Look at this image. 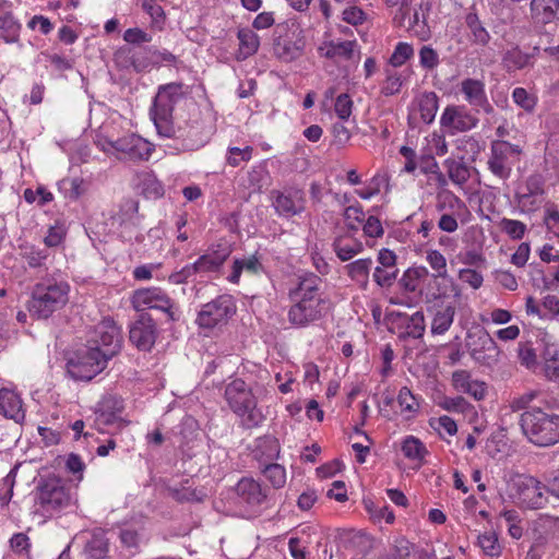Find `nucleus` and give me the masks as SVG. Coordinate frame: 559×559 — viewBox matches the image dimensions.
Here are the masks:
<instances>
[{"instance_id": "1", "label": "nucleus", "mask_w": 559, "mask_h": 559, "mask_svg": "<svg viewBox=\"0 0 559 559\" xmlns=\"http://www.w3.org/2000/svg\"><path fill=\"white\" fill-rule=\"evenodd\" d=\"M69 292L70 286L67 282L51 277L43 278L33 288L27 310L36 319H48L67 305Z\"/></svg>"}, {"instance_id": "2", "label": "nucleus", "mask_w": 559, "mask_h": 559, "mask_svg": "<svg viewBox=\"0 0 559 559\" xmlns=\"http://www.w3.org/2000/svg\"><path fill=\"white\" fill-rule=\"evenodd\" d=\"M526 439L537 447H551L559 442V415L540 407L526 409L520 417Z\"/></svg>"}, {"instance_id": "3", "label": "nucleus", "mask_w": 559, "mask_h": 559, "mask_svg": "<svg viewBox=\"0 0 559 559\" xmlns=\"http://www.w3.org/2000/svg\"><path fill=\"white\" fill-rule=\"evenodd\" d=\"M183 94V84L181 83H169L159 86L151 111L159 135L165 138L176 135L173 111L175 106L182 99Z\"/></svg>"}, {"instance_id": "4", "label": "nucleus", "mask_w": 559, "mask_h": 559, "mask_svg": "<svg viewBox=\"0 0 559 559\" xmlns=\"http://www.w3.org/2000/svg\"><path fill=\"white\" fill-rule=\"evenodd\" d=\"M225 400L230 409L241 418L246 428L259 426L263 416L257 408V400L251 389L241 379H235L225 388Z\"/></svg>"}, {"instance_id": "5", "label": "nucleus", "mask_w": 559, "mask_h": 559, "mask_svg": "<svg viewBox=\"0 0 559 559\" xmlns=\"http://www.w3.org/2000/svg\"><path fill=\"white\" fill-rule=\"evenodd\" d=\"M96 144L103 152L116 155L119 159L131 162L147 160L154 151L152 143L134 133L123 135L117 140L99 138Z\"/></svg>"}, {"instance_id": "6", "label": "nucleus", "mask_w": 559, "mask_h": 559, "mask_svg": "<svg viewBox=\"0 0 559 559\" xmlns=\"http://www.w3.org/2000/svg\"><path fill=\"white\" fill-rule=\"evenodd\" d=\"M108 360L109 358L100 352V347L90 346L76 360L69 362L68 373L74 380L90 381L106 368Z\"/></svg>"}, {"instance_id": "7", "label": "nucleus", "mask_w": 559, "mask_h": 559, "mask_svg": "<svg viewBox=\"0 0 559 559\" xmlns=\"http://www.w3.org/2000/svg\"><path fill=\"white\" fill-rule=\"evenodd\" d=\"M521 148L510 142L496 140L491 142L490 155L487 160L488 169L501 180L510 178L513 166V157L521 154Z\"/></svg>"}, {"instance_id": "8", "label": "nucleus", "mask_w": 559, "mask_h": 559, "mask_svg": "<svg viewBox=\"0 0 559 559\" xmlns=\"http://www.w3.org/2000/svg\"><path fill=\"white\" fill-rule=\"evenodd\" d=\"M513 484L516 489V498L522 507L536 510L547 504L548 498L545 495L547 484L544 485L535 477L526 475L518 476Z\"/></svg>"}, {"instance_id": "9", "label": "nucleus", "mask_w": 559, "mask_h": 559, "mask_svg": "<svg viewBox=\"0 0 559 559\" xmlns=\"http://www.w3.org/2000/svg\"><path fill=\"white\" fill-rule=\"evenodd\" d=\"M235 311L236 308L231 297L222 295L202 307L198 314L197 323L201 328L213 329L226 323Z\"/></svg>"}, {"instance_id": "10", "label": "nucleus", "mask_w": 559, "mask_h": 559, "mask_svg": "<svg viewBox=\"0 0 559 559\" xmlns=\"http://www.w3.org/2000/svg\"><path fill=\"white\" fill-rule=\"evenodd\" d=\"M132 305L138 311L146 308L164 311L170 321L178 319L175 305L167 294L158 287L142 288L134 292Z\"/></svg>"}, {"instance_id": "11", "label": "nucleus", "mask_w": 559, "mask_h": 559, "mask_svg": "<svg viewBox=\"0 0 559 559\" xmlns=\"http://www.w3.org/2000/svg\"><path fill=\"white\" fill-rule=\"evenodd\" d=\"M121 341L120 329L112 319L106 318L95 326L88 342L91 347H100L103 355L111 359L119 353Z\"/></svg>"}, {"instance_id": "12", "label": "nucleus", "mask_w": 559, "mask_h": 559, "mask_svg": "<svg viewBox=\"0 0 559 559\" xmlns=\"http://www.w3.org/2000/svg\"><path fill=\"white\" fill-rule=\"evenodd\" d=\"M36 501L44 512H53L69 504L70 495L61 479L48 478L38 487Z\"/></svg>"}, {"instance_id": "13", "label": "nucleus", "mask_w": 559, "mask_h": 559, "mask_svg": "<svg viewBox=\"0 0 559 559\" xmlns=\"http://www.w3.org/2000/svg\"><path fill=\"white\" fill-rule=\"evenodd\" d=\"M478 119L473 116L464 106L449 105L440 117V126L447 133L454 135L475 128Z\"/></svg>"}, {"instance_id": "14", "label": "nucleus", "mask_w": 559, "mask_h": 559, "mask_svg": "<svg viewBox=\"0 0 559 559\" xmlns=\"http://www.w3.org/2000/svg\"><path fill=\"white\" fill-rule=\"evenodd\" d=\"M273 206L281 216L292 217L305 210L306 198L302 190L288 188L283 191H272Z\"/></svg>"}, {"instance_id": "15", "label": "nucleus", "mask_w": 559, "mask_h": 559, "mask_svg": "<svg viewBox=\"0 0 559 559\" xmlns=\"http://www.w3.org/2000/svg\"><path fill=\"white\" fill-rule=\"evenodd\" d=\"M156 337V324L154 320L146 313L140 314L139 318L130 326V342L140 350H150L155 344Z\"/></svg>"}, {"instance_id": "16", "label": "nucleus", "mask_w": 559, "mask_h": 559, "mask_svg": "<svg viewBox=\"0 0 559 559\" xmlns=\"http://www.w3.org/2000/svg\"><path fill=\"white\" fill-rule=\"evenodd\" d=\"M424 5L428 10V3H425L424 0H402L394 20L399 25L407 26V28L418 32L417 28L424 27L426 24Z\"/></svg>"}, {"instance_id": "17", "label": "nucleus", "mask_w": 559, "mask_h": 559, "mask_svg": "<svg viewBox=\"0 0 559 559\" xmlns=\"http://www.w3.org/2000/svg\"><path fill=\"white\" fill-rule=\"evenodd\" d=\"M466 345L472 358L476 362L488 367L498 362L500 350L496 342L487 333L477 335V344L476 342L471 343L468 341Z\"/></svg>"}, {"instance_id": "18", "label": "nucleus", "mask_w": 559, "mask_h": 559, "mask_svg": "<svg viewBox=\"0 0 559 559\" xmlns=\"http://www.w3.org/2000/svg\"><path fill=\"white\" fill-rule=\"evenodd\" d=\"M322 280L320 276L309 273L299 277L296 288L289 292L292 300H304L305 302H312L322 305L321 298Z\"/></svg>"}, {"instance_id": "19", "label": "nucleus", "mask_w": 559, "mask_h": 559, "mask_svg": "<svg viewBox=\"0 0 559 559\" xmlns=\"http://www.w3.org/2000/svg\"><path fill=\"white\" fill-rule=\"evenodd\" d=\"M461 92L471 106L478 107L487 115L493 112L495 109L487 98L485 84L481 81L475 79L463 80L461 82Z\"/></svg>"}, {"instance_id": "20", "label": "nucleus", "mask_w": 559, "mask_h": 559, "mask_svg": "<svg viewBox=\"0 0 559 559\" xmlns=\"http://www.w3.org/2000/svg\"><path fill=\"white\" fill-rule=\"evenodd\" d=\"M294 301L295 304L288 311V320L293 325L304 328L320 319L321 305L308 301L305 302L304 300Z\"/></svg>"}, {"instance_id": "21", "label": "nucleus", "mask_w": 559, "mask_h": 559, "mask_svg": "<svg viewBox=\"0 0 559 559\" xmlns=\"http://www.w3.org/2000/svg\"><path fill=\"white\" fill-rule=\"evenodd\" d=\"M237 495L249 506L260 507L270 499L269 489L252 478H242L236 486Z\"/></svg>"}, {"instance_id": "22", "label": "nucleus", "mask_w": 559, "mask_h": 559, "mask_svg": "<svg viewBox=\"0 0 559 559\" xmlns=\"http://www.w3.org/2000/svg\"><path fill=\"white\" fill-rule=\"evenodd\" d=\"M231 253L229 246H218L216 250L201 255L195 262L198 274L218 272Z\"/></svg>"}, {"instance_id": "23", "label": "nucleus", "mask_w": 559, "mask_h": 559, "mask_svg": "<svg viewBox=\"0 0 559 559\" xmlns=\"http://www.w3.org/2000/svg\"><path fill=\"white\" fill-rule=\"evenodd\" d=\"M0 414L16 423H21L25 418L20 396L8 389L0 390Z\"/></svg>"}, {"instance_id": "24", "label": "nucleus", "mask_w": 559, "mask_h": 559, "mask_svg": "<svg viewBox=\"0 0 559 559\" xmlns=\"http://www.w3.org/2000/svg\"><path fill=\"white\" fill-rule=\"evenodd\" d=\"M146 52L148 55L147 58L133 56L132 66L138 72L144 71L151 66L171 64L177 61V57L168 50H158L151 47L146 49Z\"/></svg>"}, {"instance_id": "25", "label": "nucleus", "mask_w": 559, "mask_h": 559, "mask_svg": "<svg viewBox=\"0 0 559 559\" xmlns=\"http://www.w3.org/2000/svg\"><path fill=\"white\" fill-rule=\"evenodd\" d=\"M356 48V40H331L320 46L319 51L323 57L329 59L341 58L345 60H352L355 56Z\"/></svg>"}, {"instance_id": "26", "label": "nucleus", "mask_w": 559, "mask_h": 559, "mask_svg": "<svg viewBox=\"0 0 559 559\" xmlns=\"http://www.w3.org/2000/svg\"><path fill=\"white\" fill-rule=\"evenodd\" d=\"M332 247L341 261H349L364 250L362 242L349 236L335 237Z\"/></svg>"}, {"instance_id": "27", "label": "nucleus", "mask_w": 559, "mask_h": 559, "mask_svg": "<svg viewBox=\"0 0 559 559\" xmlns=\"http://www.w3.org/2000/svg\"><path fill=\"white\" fill-rule=\"evenodd\" d=\"M108 551L109 542L106 533L102 530L94 531L84 547L86 559H105Z\"/></svg>"}, {"instance_id": "28", "label": "nucleus", "mask_w": 559, "mask_h": 559, "mask_svg": "<svg viewBox=\"0 0 559 559\" xmlns=\"http://www.w3.org/2000/svg\"><path fill=\"white\" fill-rule=\"evenodd\" d=\"M372 267L370 258L358 259L345 265L346 274L361 287H366L369 282V274Z\"/></svg>"}, {"instance_id": "29", "label": "nucleus", "mask_w": 559, "mask_h": 559, "mask_svg": "<svg viewBox=\"0 0 559 559\" xmlns=\"http://www.w3.org/2000/svg\"><path fill=\"white\" fill-rule=\"evenodd\" d=\"M465 23L471 33L472 44L483 47L489 44L491 36L475 12L466 15Z\"/></svg>"}, {"instance_id": "30", "label": "nucleus", "mask_w": 559, "mask_h": 559, "mask_svg": "<svg viewBox=\"0 0 559 559\" xmlns=\"http://www.w3.org/2000/svg\"><path fill=\"white\" fill-rule=\"evenodd\" d=\"M427 276L428 270L425 266L408 267L400 278L399 285L406 293H416Z\"/></svg>"}, {"instance_id": "31", "label": "nucleus", "mask_w": 559, "mask_h": 559, "mask_svg": "<svg viewBox=\"0 0 559 559\" xmlns=\"http://www.w3.org/2000/svg\"><path fill=\"white\" fill-rule=\"evenodd\" d=\"M436 199V207L439 212L450 211L451 213L459 215L460 213L467 211L464 201L448 189L440 190L437 193Z\"/></svg>"}, {"instance_id": "32", "label": "nucleus", "mask_w": 559, "mask_h": 559, "mask_svg": "<svg viewBox=\"0 0 559 559\" xmlns=\"http://www.w3.org/2000/svg\"><path fill=\"white\" fill-rule=\"evenodd\" d=\"M559 9V0H532V17L540 23L550 22Z\"/></svg>"}, {"instance_id": "33", "label": "nucleus", "mask_w": 559, "mask_h": 559, "mask_svg": "<svg viewBox=\"0 0 559 559\" xmlns=\"http://www.w3.org/2000/svg\"><path fill=\"white\" fill-rule=\"evenodd\" d=\"M237 37L239 39L238 57L240 59H247L258 51L260 40L258 35L251 28L246 27L239 29Z\"/></svg>"}, {"instance_id": "34", "label": "nucleus", "mask_w": 559, "mask_h": 559, "mask_svg": "<svg viewBox=\"0 0 559 559\" xmlns=\"http://www.w3.org/2000/svg\"><path fill=\"white\" fill-rule=\"evenodd\" d=\"M532 58L533 55L525 53L519 47H514L504 53L502 62L508 72H513L533 66Z\"/></svg>"}, {"instance_id": "35", "label": "nucleus", "mask_w": 559, "mask_h": 559, "mask_svg": "<svg viewBox=\"0 0 559 559\" xmlns=\"http://www.w3.org/2000/svg\"><path fill=\"white\" fill-rule=\"evenodd\" d=\"M439 107V97L435 92H425L418 97L420 118L427 124L435 120Z\"/></svg>"}, {"instance_id": "36", "label": "nucleus", "mask_w": 559, "mask_h": 559, "mask_svg": "<svg viewBox=\"0 0 559 559\" xmlns=\"http://www.w3.org/2000/svg\"><path fill=\"white\" fill-rule=\"evenodd\" d=\"M20 254L29 267H43L48 260L50 252L47 248H39L34 245H23L20 247Z\"/></svg>"}, {"instance_id": "37", "label": "nucleus", "mask_w": 559, "mask_h": 559, "mask_svg": "<svg viewBox=\"0 0 559 559\" xmlns=\"http://www.w3.org/2000/svg\"><path fill=\"white\" fill-rule=\"evenodd\" d=\"M455 316V307L447 305L437 310L431 321V333L442 335L452 325Z\"/></svg>"}, {"instance_id": "38", "label": "nucleus", "mask_w": 559, "mask_h": 559, "mask_svg": "<svg viewBox=\"0 0 559 559\" xmlns=\"http://www.w3.org/2000/svg\"><path fill=\"white\" fill-rule=\"evenodd\" d=\"M242 271H246L250 274H259L262 271V264L254 255L243 259H236L233 264V271L228 276V281L237 284L240 280Z\"/></svg>"}, {"instance_id": "39", "label": "nucleus", "mask_w": 559, "mask_h": 559, "mask_svg": "<svg viewBox=\"0 0 559 559\" xmlns=\"http://www.w3.org/2000/svg\"><path fill=\"white\" fill-rule=\"evenodd\" d=\"M401 451L406 459L419 463L423 462L428 454L426 445L414 436H407L403 439L401 443Z\"/></svg>"}, {"instance_id": "40", "label": "nucleus", "mask_w": 559, "mask_h": 559, "mask_svg": "<svg viewBox=\"0 0 559 559\" xmlns=\"http://www.w3.org/2000/svg\"><path fill=\"white\" fill-rule=\"evenodd\" d=\"M543 373L549 381L559 380V349L547 346L543 353Z\"/></svg>"}, {"instance_id": "41", "label": "nucleus", "mask_w": 559, "mask_h": 559, "mask_svg": "<svg viewBox=\"0 0 559 559\" xmlns=\"http://www.w3.org/2000/svg\"><path fill=\"white\" fill-rule=\"evenodd\" d=\"M274 53L283 61H292L301 53V47L294 40L280 37L274 43Z\"/></svg>"}, {"instance_id": "42", "label": "nucleus", "mask_w": 559, "mask_h": 559, "mask_svg": "<svg viewBox=\"0 0 559 559\" xmlns=\"http://www.w3.org/2000/svg\"><path fill=\"white\" fill-rule=\"evenodd\" d=\"M450 180L460 187L464 186L471 178L469 168L464 164L449 158L444 162Z\"/></svg>"}, {"instance_id": "43", "label": "nucleus", "mask_w": 559, "mask_h": 559, "mask_svg": "<svg viewBox=\"0 0 559 559\" xmlns=\"http://www.w3.org/2000/svg\"><path fill=\"white\" fill-rule=\"evenodd\" d=\"M20 28V24L14 20L11 12L0 13V32L5 41L13 43L17 40Z\"/></svg>"}, {"instance_id": "44", "label": "nucleus", "mask_w": 559, "mask_h": 559, "mask_svg": "<svg viewBox=\"0 0 559 559\" xmlns=\"http://www.w3.org/2000/svg\"><path fill=\"white\" fill-rule=\"evenodd\" d=\"M404 325L405 335L413 338L421 337L426 328L424 313L421 311H417L409 317L405 316Z\"/></svg>"}, {"instance_id": "45", "label": "nucleus", "mask_w": 559, "mask_h": 559, "mask_svg": "<svg viewBox=\"0 0 559 559\" xmlns=\"http://www.w3.org/2000/svg\"><path fill=\"white\" fill-rule=\"evenodd\" d=\"M269 177V173L263 165L253 166L247 173L248 188L251 192H261Z\"/></svg>"}, {"instance_id": "46", "label": "nucleus", "mask_w": 559, "mask_h": 559, "mask_svg": "<svg viewBox=\"0 0 559 559\" xmlns=\"http://www.w3.org/2000/svg\"><path fill=\"white\" fill-rule=\"evenodd\" d=\"M426 261L435 271V278H445L448 276L447 259L438 250H428L426 252Z\"/></svg>"}, {"instance_id": "47", "label": "nucleus", "mask_w": 559, "mask_h": 559, "mask_svg": "<svg viewBox=\"0 0 559 559\" xmlns=\"http://www.w3.org/2000/svg\"><path fill=\"white\" fill-rule=\"evenodd\" d=\"M263 475L265 478L272 484V486L276 489L284 487L286 484V471L284 466L272 463L266 465L262 469Z\"/></svg>"}, {"instance_id": "48", "label": "nucleus", "mask_w": 559, "mask_h": 559, "mask_svg": "<svg viewBox=\"0 0 559 559\" xmlns=\"http://www.w3.org/2000/svg\"><path fill=\"white\" fill-rule=\"evenodd\" d=\"M403 85V79L400 73L392 69L385 70V80L381 86V93L385 96H392L400 93Z\"/></svg>"}, {"instance_id": "49", "label": "nucleus", "mask_w": 559, "mask_h": 559, "mask_svg": "<svg viewBox=\"0 0 559 559\" xmlns=\"http://www.w3.org/2000/svg\"><path fill=\"white\" fill-rule=\"evenodd\" d=\"M518 354L521 365L535 372L538 368V361L532 344L530 342L519 343Z\"/></svg>"}, {"instance_id": "50", "label": "nucleus", "mask_w": 559, "mask_h": 559, "mask_svg": "<svg viewBox=\"0 0 559 559\" xmlns=\"http://www.w3.org/2000/svg\"><path fill=\"white\" fill-rule=\"evenodd\" d=\"M397 402L403 412L417 413L419 409V403L415 395L407 386H403L397 395Z\"/></svg>"}, {"instance_id": "51", "label": "nucleus", "mask_w": 559, "mask_h": 559, "mask_svg": "<svg viewBox=\"0 0 559 559\" xmlns=\"http://www.w3.org/2000/svg\"><path fill=\"white\" fill-rule=\"evenodd\" d=\"M413 53L414 49L412 45L401 41L395 46L389 62L392 67H401L413 56Z\"/></svg>"}, {"instance_id": "52", "label": "nucleus", "mask_w": 559, "mask_h": 559, "mask_svg": "<svg viewBox=\"0 0 559 559\" xmlns=\"http://www.w3.org/2000/svg\"><path fill=\"white\" fill-rule=\"evenodd\" d=\"M440 63L438 52L430 46H423L419 50V64L427 71L435 70Z\"/></svg>"}, {"instance_id": "53", "label": "nucleus", "mask_w": 559, "mask_h": 559, "mask_svg": "<svg viewBox=\"0 0 559 559\" xmlns=\"http://www.w3.org/2000/svg\"><path fill=\"white\" fill-rule=\"evenodd\" d=\"M478 545L488 556H498L500 554V545L495 533L488 532L479 535Z\"/></svg>"}, {"instance_id": "54", "label": "nucleus", "mask_w": 559, "mask_h": 559, "mask_svg": "<svg viewBox=\"0 0 559 559\" xmlns=\"http://www.w3.org/2000/svg\"><path fill=\"white\" fill-rule=\"evenodd\" d=\"M344 218L346 221V226L352 231L358 230V225L365 218V213L360 205H350L347 206L344 211Z\"/></svg>"}, {"instance_id": "55", "label": "nucleus", "mask_w": 559, "mask_h": 559, "mask_svg": "<svg viewBox=\"0 0 559 559\" xmlns=\"http://www.w3.org/2000/svg\"><path fill=\"white\" fill-rule=\"evenodd\" d=\"M500 225L501 229L513 239H522L526 231V225L516 219L503 218Z\"/></svg>"}, {"instance_id": "56", "label": "nucleus", "mask_w": 559, "mask_h": 559, "mask_svg": "<svg viewBox=\"0 0 559 559\" xmlns=\"http://www.w3.org/2000/svg\"><path fill=\"white\" fill-rule=\"evenodd\" d=\"M334 110L341 120H347L353 111V100L348 94L337 95L334 104Z\"/></svg>"}, {"instance_id": "57", "label": "nucleus", "mask_w": 559, "mask_h": 559, "mask_svg": "<svg viewBox=\"0 0 559 559\" xmlns=\"http://www.w3.org/2000/svg\"><path fill=\"white\" fill-rule=\"evenodd\" d=\"M512 98L516 105L522 107L526 111H532L536 105L535 97L530 95L523 87L514 88Z\"/></svg>"}, {"instance_id": "58", "label": "nucleus", "mask_w": 559, "mask_h": 559, "mask_svg": "<svg viewBox=\"0 0 559 559\" xmlns=\"http://www.w3.org/2000/svg\"><path fill=\"white\" fill-rule=\"evenodd\" d=\"M399 271H393L383 266H377L373 271V280L380 287L391 286L396 280Z\"/></svg>"}, {"instance_id": "59", "label": "nucleus", "mask_w": 559, "mask_h": 559, "mask_svg": "<svg viewBox=\"0 0 559 559\" xmlns=\"http://www.w3.org/2000/svg\"><path fill=\"white\" fill-rule=\"evenodd\" d=\"M228 153L227 163L230 166L236 167L241 162H247L251 158L252 148L250 146H246L245 148L230 147Z\"/></svg>"}, {"instance_id": "60", "label": "nucleus", "mask_w": 559, "mask_h": 559, "mask_svg": "<svg viewBox=\"0 0 559 559\" xmlns=\"http://www.w3.org/2000/svg\"><path fill=\"white\" fill-rule=\"evenodd\" d=\"M394 559H418V552L414 547L405 539H401L394 547L392 554Z\"/></svg>"}, {"instance_id": "61", "label": "nucleus", "mask_w": 559, "mask_h": 559, "mask_svg": "<svg viewBox=\"0 0 559 559\" xmlns=\"http://www.w3.org/2000/svg\"><path fill=\"white\" fill-rule=\"evenodd\" d=\"M538 394L539 393L537 391L532 390L520 396L513 397L510 402V408L513 412L526 409L528 405L538 396Z\"/></svg>"}, {"instance_id": "62", "label": "nucleus", "mask_w": 559, "mask_h": 559, "mask_svg": "<svg viewBox=\"0 0 559 559\" xmlns=\"http://www.w3.org/2000/svg\"><path fill=\"white\" fill-rule=\"evenodd\" d=\"M459 278L468 284L474 289L479 288L483 285V275L476 270L463 269L459 273Z\"/></svg>"}, {"instance_id": "63", "label": "nucleus", "mask_w": 559, "mask_h": 559, "mask_svg": "<svg viewBox=\"0 0 559 559\" xmlns=\"http://www.w3.org/2000/svg\"><path fill=\"white\" fill-rule=\"evenodd\" d=\"M362 230L366 236L372 237V238L382 237L384 234V229L382 227L380 219L372 215L367 218V221L362 227Z\"/></svg>"}, {"instance_id": "64", "label": "nucleus", "mask_w": 559, "mask_h": 559, "mask_svg": "<svg viewBox=\"0 0 559 559\" xmlns=\"http://www.w3.org/2000/svg\"><path fill=\"white\" fill-rule=\"evenodd\" d=\"M123 39L129 44H142V43H150L152 40L151 35H148L146 32L142 31L141 28L134 27V28H128L123 34Z\"/></svg>"}]
</instances>
